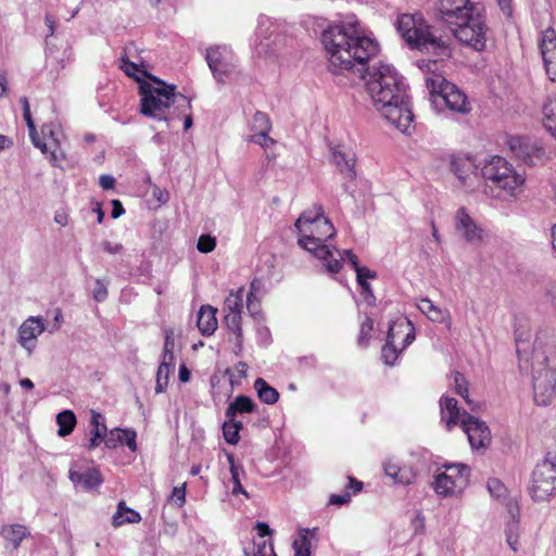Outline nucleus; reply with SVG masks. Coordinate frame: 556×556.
Instances as JSON below:
<instances>
[{
  "label": "nucleus",
  "mask_w": 556,
  "mask_h": 556,
  "mask_svg": "<svg viewBox=\"0 0 556 556\" xmlns=\"http://www.w3.org/2000/svg\"><path fill=\"white\" fill-rule=\"evenodd\" d=\"M207 65L217 83L224 84L236 72L232 50L228 46H213L206 50Z\"/></svg>",
  "instance_id": "ddd939ff"
},
{
  "label": "nucleus",
  "mask_w": 556,
  "mask_h": 556,
  "mask_svg": "<svg viewBox=\"0 0 556 556\" xmlns=\"http://www.w3.org/2000/svg\"><path fill=\"white\" fill-rule=\"evenodd\" d=\"M170 500L178 506L181 507L186 502V489L185 484L181 486H175L173 489Z\"/></svg>",
  "instance_id": "5fc2aeb1"
},
{
  "label": "nucleus",
  "mask_w": 556,
  "mask_h": 556,
  "mask_svg": "<svg viewBox=\"0 0 556 556\" xmlns=\"http://www.w3.org/2000/svg\"><path fill=\"white\" fill-rule=\"evenodd\" d=\"M508 513L511 517V521L508 522L507 529H506V542L509 545V547L514 551H518V540H519V521H518V515H519V508L516 504L513 502H509L507 504Z\"/></svg>",
  "instance_id": "a878e982"
},
{
  "label": "nucleus",
  "mask_w": 556,
  "mask_h": 556,
  "mask_svg": "<svg viewBox=\"0 0 556 556\" xmlns=\"http://www.w3.org/2000/svg\"><path fill=\"white\" fill-rule=\"evenodd\" d=\"M374 329V320L366 316V319L361 324L358 344L366 345L370 339V333Z\"/></svg>",
  "instance_id": "49530a36"
},
{
  "label": "nucleus",
  "mask_w": 556,
  "mask_h": 556,
  "mask_svg": "<svg viewBox=\"0 0 556 556\" xmlns=\"http://www.w3.org/2000/svg\"><path fill=\"white\" fill-rule=\"evenodd\" d=\"M137 61L138 60L121 61V68L127 76L132 77L135 80H137L140 86L141 83L150 81V76L152 75L149 74L146 70L141 68V65Z\"/></svg>",
  "instance_id": "2f4dec72"
},
{
  "label": "nucleus",
  "mask_w": 556,
  "mask_h": 556,
  "mask_svg": "<svg viewBox=\"0 0 556 556\" xmlns=\"http://www.w3.org/2000/svg\"><path fill=\"white\" fill-rule=\"evenodd\" d=\"M450 168L463 187L467 189L475 188L478 181V167L471 157L453 155L451 157Z\"/></svg>",
  "instance_id": "dca6fc26"
},
{
  "label": "nucleus",
  "mask_w": 556,
  "mask_h": 556,
  "mask_svg": "<svg viewBox=\"0 0 556 556\" xmlns=\"http://www.w3.org/2000/svg\"><path fill=\"white\" fill-rule=\"evenodd\" d=\"M68 478L76 489L85 491L98 488L103 481L97 468H86L84 470L70 469Z\"/></svg>",
  "instance_id": "4be33fe9"
},
{
  "label": "nucleus",
  "mask_w": 556,
  "mask_h": 556,
  "mask_svg": "<svg viewBox=\"0 0 556 556\" xmlns=\"http://www.w3.org/2000/svg\"><path fill=\"white\" fill-rule=\"evenodd\" d=\"M332 160L345 178L353 180L356 177V159L352 151L344 150L342 147L333 148Z\"/></svg>",
  "instance_id": "b1692460"
},
{
  "label": "nucleus",
  "mask_w": 556,
  "mask_h": 556,
  "mask_svg": "<svg viewBox=\"0 0 556 556\" xmlns=\"http://www.w3.org/2000/svg\"><path fill=\"white\" fill-rule=\"evenodd\" d=\"M50 153L49 161L53 166L61 167L62 161L66 159L65 150L62 147V142L48 147Z\"/></svg>",
  "instance_id": "c03bdc74"
},
{
  "label": "nucleus",
  "mask_w": 556,
  "mask_h": 556,
  "mask_svg": "<svg viewBox=\"0 0 556 556\" xmlns=\"http://www.w3.org/2000/svg\"><path fill=\"white\" fill-rule=\"evenodd\" d=\"M442 18L454 25V36L464 45L476 51H483L490 38V29L485 24L479 3L471 0H440Z\"/></svg>",
  "instance_id": "f03ea898"
},
{
  "label": "nucleus",
  "mask_w": 556,
  "mask_h": 556,
  "mask_svg": "<svg viewBox=\"0 0 556 556\" xmlns=\"http://www.w3.org/2000/svg\"><path fill=\"white\" fill-rule=\"evenodd\" d=\"M462 429L473 450L484 448L491 442V431L486 424L469 414H464Z\"/></svg>",
  "instance_id": "2eb2a0df"
},
{
  "label": "nucleus",
  "mask_w": 556,
  "mask_h": 556,
  "mask_svg": "<svg viewBox=\"0 0 556 556\" xmlns=\"http://www.w3.org/2000/svg\"><path fill=\"white\" fill-rule=\"evenodd\" d=\"M217 309L213 306H202L198 314V328L203 336H211L217 328Z\"/></svg>",
  "instance_id": "393cba45"
},
{
  "label": "nucleus",
  "mask_w": 556,
  "mask_h": 556,
  "mask_svg": "<svg viewBox=\"0 0 556 556\" xmlns=\"http://www.w3.org/2000/svg\"><path fill=\"white\" fill-rule=\"evenodd\" d=\"M455 230L467 243L478 245L484 241L488 233L468 214L465 207L457 210L455 214Z\"/></svg>",
  "instance_id": "4468645a"
},
{
  "label": "nucleus",
  "mask_w": 556,
  "mask_h": 556,
  "mask_svg": "<svg viewBox=\"0 0 556 556\" xmlns=\"http://www.w3.org/2000/svg\"><path fill=\"white\" fill-rule=\"evenodd\" d=\"M254 389L257 392L258 399L265 404L273 405L279 400L278 391L270 387L263 378H257L254 381Z\"/></svg>",
  "instance_id": "473e14b6"
},
{
  "label": "nucleus",
  "mask_w": 556,
  "mask_h": 556,
  "mask_svg": "<svg viewBox=\"0 0 556 556\" xmlns=\"http://www.w3.org/2000/svg\"><path fill=\"white\" fill-rule=\"evenodd\" d=\"M41 135L42 139L40 138V140L41 142L47 143V148L49 146L61 143L64 137L61 127L54 123L45 124L41 127Z\"/></svg>",
  "instance_id": "c9c22d12"
},
{
  "label": "nucleus",
  "mask_w": 556,
  "mask_h": 556,
  "mask_svg": "<svg viewBox=\"0 0 556 556\" xmlns=\"http://www.w3.org/2000/svg\"><path fill=\"white\" fill-rule=\"evenodd\" d=\"M230 472H231V481H232V483L233 484L240 483L241 482L240 476L244 473L242 466H239L237 464H232V466L230 468Z\"/></svg>",
  "instance_id": "338daca9"
},
{
  "label": "nucleus",
  "mask_w": 556,
  "mask_h": 556,
  "mask_svg": "<svg viewBox=\"0 0 556 556\" xmlns=\"http://www.w3.org/2000/svg\"><path fill=\"white\" fill-rule=\"evenodd\" d=\"M45 331L41 317H29L18 328V342L30 354L36 346L37 338Z\"/></svg>",
  "instance_id": "6ab92c4d"
},
{
  "label": "nucleus",
  "mask_w": 556,
  "mask_h": 556,
  "mask_svg": "<svg viewBox=\"0 0 556 556\" xmlns=\"http://www.w3.org/2000/svg\"><path fill=\"white\" fill-rule=\"evenodd\" d=\"M357 282L367 281L368 279L376 278V273L366 266L357 267L355 270Z\"/></svg>",
  "instance_id": "4d7b16f0"
},
{
  "label": "nucleus",
  "mask_w": 556,
  "mask_h": 556,
  "mask_svg": "<svg viewBox=\"0 0 556 556\" xmlns=\"http://www.w3.org/2000/svg\"><path fill=\"white\" fill-rule=\"evenodd\" d=\"M426 86L433 105L441 110L443 106L451 111L465 113L468 111L467 97L454 84L447 81L441 75H432L426 78Z\"/></svg>",
  "instance_id": "6e6552de"
},
{
  "label": "nucleus",
  "mask_w": 556,
  "mask_h": 556,
  "mask_svg": "<svg viewBox=\"0 0 556 556\" xmlns=\"http://www.w3.org/2000/svg\"><path fill=\"white\" fill-rule=\"evenodd\" d=\"M160 366H165L169 370H173L175 368V355L172 352H163L162 361Z\"/></svg>",
  "instance_id": "0e129e2a"
},
{
  "label": "nucleus",
  "mask_w": 556,
  "mask_h": 556,
  "mask_svg": "<svg viewBox=\"0 0 556 556\" xmlns=\"http://www.w3.org/2000/svg\"><path fill=\"white\" fill-rule=\"evenodd\" d=\"M216 248V239L210 235H202L200 236L197 249L201 253H210Z\"/></svg>",
  "instance_id": "09e8293b"
},
{
  "label": "nucleus",
  "mask_w": 556,
  "mask_h": 556,
  "mask_svg": "<svg viewBox=\"0 0 556 556\" xmlns=\"http://www.w3.org/2000/svg\"><path fill=\"white\" fill-rule=\"evenodd\" d=\"M288 37L281 24L261 15L255 34V51L258 55H273L287 46Z\"/></svg>",
  "instance_id": "9d476101"
},
{
  "label": "nucleus",
  "mask_w": 556,
  "mask_h": 556,
  "mask_svg": "<svg viewBox=\"0 0 556 556\" xmlns=\"http://www.w3.org/2000/svg\"><path fill=\"white\" fill-rule=\"evenodd\" d=\"M137 433L131 429H112L104 439V444L108 448L113 450L118 445L125 444L130 451H137Z\"/></svg>",
  "instance_id": "5701e85b"
},
{
  "label": "nucleus",
  "mask_w": 556,
  "mask_h": 556,
  "mask_svg": "<svg viewBox=\"0 0 556 556\" xmlns=\"http://www.w3.org/2000/svg\"><path fill=\"white\" fill-rule=\"evenodd\" d=\"M0 534L12 545L14 549L18 548L22 541L29 535L27 528L20 523L5 525L2 527Z\"/></svg>",
  "instance_id": "bb28decb"
},
{
  "label": "nucleus",
  "mask_w": 556,
  "mask_h": 556,
  "mask_svg": "<svg viewBox=\"0 0 556 556\" xmlns=\"http://www.w3.org/2000/svg\"><path fill=\"white\" fill-rule=\"evenodd\" d=\"M351 501V494L344 493V494H332L329 498L330 505L341 506L344 504H348Z\"/></svg>",
  "instance_id": "e2e57ef3"
},
{
  "label": "nucleus",
  "mask_w": 556,
  "mask_h": 556,
  "mask_svg": "<svg viewBox=\"0 0 556 556\" xmlns=\"http://www.w3.org/2000/svg\"><path fill=\"white\" fill-rule=\"evenodd\" d=\"M247 309L253 318L262 317L261 300L260 298L247 296Z\"/></svg>",
  "instance_id": "3c124183"
},
{
  "label": "nucleus",
  "mask_w": 556,
  "mask_h": 556,
  "mask_svg": "<svg viewBox=\"0 0 556 556\" xmlns=\"http://www.w3.org/2000/svg\"><path fill=\"white\" fill-rule=\"evenodd\" d=\"M488 490L492 496L497 498L502 497L506 492L505 485L495 478L488 481Z\"/></svg>",
  "instance_id": "603ef678"
},
{
  "label": "nucleus",
  "mask_w": 556,
  "mask_h": 556,
  "mask_svg": "<svg viewBox=\"0 0 556 556\" xmlns=\"http://www.w3.org/2000/svg\"><path fill=\"white\" fill-rule=\"evenodd\" d=\"M76 422V416L72 410L65 409L56 415V424L59 426L58 435L62 438L70 435L73 432Z\"/></svg>",
  "instance_id": "72a5a7b5"
},
{
  "label": "nucleus",
  "mask_w": 556,
  "mask_h": 556,
  "mask_svg": "<svg viewBox=\"0 0 556 556\" xmlns=\"http://www.w3.org/2000/svg\"><path fill=\"white\" fill-rule=\"evenodd\" d=\"M507 144L515 156L527 164H534L535 161L541 160L543 156L542 149L529 138L519 136L509 137Z\"/></svg>",
  "instance_id": "a211bd4d"
},
{
  "label": "nucleus",
  "mask_w": 556,
  "mask_h": 556,
  "mask_svg": "<svg viewBox=\"0 0 556 556\" xmlns=\"http://www.w3.org/2000/svg\"><path fill=\"white\" fill-rule=\"evenodd\" d=\"M172 370H169L165 366H159L156 371V384H155V392L162 393L165 391L167 384H168V378Z\"/></svg>",
  "instance_id": "a18cd8bd"
},
{
  "label": "nucleus",
  "mask_w": 556,
  "mask_h": 556,
  "mask_svg": "<svg viewBox=\"0 0 556 556\" xmlns=\"http://www.w3.org/2000/svg\"><path fill=\"white\" fill-rule=\"evenodd\" d=\"M242 313H224L223 324L235 334V344L239 350L242 349L243 331L241 327Z\"/></svg>",
  "instance_id": "c85d7f7f"
},
{
  "label": "nucleus",
  "mask_w": 556,
  "mask_h": 556,
  "mask_svg": "<svg viewBox=\"0 0 556 556\" xmlns=\"http://www.w3.org/2000/svg\"><path fill=\"white\" fill-rule=\"evenodd\" d=\"M249 141L264 148H267L269 144L274 143V140L268 136V132H256L250 136Z\"/></svg>",
  "instance_id": "864d4df0"
},
{
  "label": "nucleus",
  "mask_w": 556,
  "mask_h": 556,
  "mask_svg": "<svg viewBox=\"0 0 556 556\" xmlns=\"http://www.w3.org/2000/svg\"><path fill=\"white\" fill-rule=\"evenodd\" d=\"M395 28L410 49L421 52L445 51L446 41L437 36L419 13H403L395 21Z\"/></svg>",
  "instance_id": "423d86ee"
},
{
  "label": "nucleus",
  "mask_w": 556,
  "mask_h": 556,
  "mask_svg": "<svg viewBox=\"0 0 556 556\" xmlns=\"http://www.w3.org/2000/svg\"><path fill=\"white\" fill-rule=\"evenodd\" d=\"M454 390L465 400L471 410H476L478 408V404L469 399L467 381L460 372L454 374Z\"/></svg>",
  "instance_id": "58836bf2"
},
{
  "label": "nucleus",
  "mask_w": 556,
  "mask_h": 556,
  "mask_svg": "<svg viewBox=\"0 0 556 556\" xmlns=\"http://www.w3.org/2000/svg\"><path fill=\"white\" fill-rule=\"evenodd\" d=\"M469 467L463 464L445 466V471L439 473L433 482V489L441 496L459 494L469 483Z\"/></svg>",
  "instance_id": "f8f14e48"
},
{
  "label": "nucleus",
  "mask_w": 556,
  "mask_h": 556,
  "mask_svg": "<svg viewBox=\"0 0 556 556\" xmlns=\"http://www.w3.org/2000/svg\"><path fill=\"white\" fill-rule=\"evenodd\" d=\"M418 308L434 323H444L450 319L448 311L434 305L429 299H421Z\"/></svg>",
  "instance_id": "c756f323"
},
{
  "label": "nucleus",
  "mask_w": 556,
  "mask_h": 556,
  "mask_svg": "<svg viewBox=\"0 0 556 556\" xmlns=\"http://www.w3.org/2000/svg\"><path fill=\"white\" fill-rule=\"evenodd\" d=\"M251 128L255 134L269 132L271 124L267 114L257 111L252 118Z\"/></svg>",
  "instance_id": "37998d69"
},
{
  "label": "nucleus",
  "mask_w": 556,
  "mask_h": 556,
  "mask_svg": "<svg viewBox=\"0 0 556 556\" xmlns=\"http://www.w3.org/2000/svg\"><path fill=\"white\" fill-rule=\"evenodd\" d=\"M516 351L520 363L522 362L523 358L528 361L527 342L522 340L519 334L516 338Z\"/></svg>",
  "instance_id": "052dcab7"
},
{
  "label": "nucleus",
  "mask_w": 556,
  "mask_h": 556,
  "mask_svg": "<svg viewBox=\"0 0 556 556\" xmlns=\"http://www.w3.org/2000/svg\"><path fill=\"white\" fill-rule=\"evenodd\" d=\"M255 409V403L245 395H239L231 402L226 409L227 419L235 418L237 414L252 413Z\"/></svg>",
  "instance_id": "7c9ffc66"
},
{
  "label": "nucleus",
  "mask_w": 556,
  "mask_h": 556,
  "mask_svg": "<svg viewBox=\"0 0 556 556\" xmlns=\"http://www.w3.org/2000/svg\"><path fill=\"white\" fill-rule=\"evenodd\" d=\"M174 349H175V332L173 329H166L163 352L174 353Z\"/></svg>",
  "instance_id": "13d9d810"
},
{
  "label": "nucleus",
  "mask_w": 556,
  "mask_h": 556,
  "mask_svg": "<svg viewBox=\"0 0 556 556\" xmlns=\"http://www.w3.org/2000/svg\"><path fill=\"white\" fill-rule=\"evenodd\" d=\"M533 393L538 405L551 404L556 395V365L535 345L532 351Z\"/></svg>",
  "instance_id": "0eeeda50"
},
{
  "label": "nucleus",
  "mask_w": 556,
  "mask_h": 556,
  "mask_svg": "<svg viewBox=\"0 0 556 556\" xmlns=\"http://www.w3.org/2000/svg\"><path fill=\"white\" fill-rule=\"evenodd\" d=\"M415 340L413 324L406 318H400L390 324L387 342L381 354L383 362L391 366L396 361L401 351L406 349Z\"/></svg>",
  "instance_id": "9b49d317"
},
{
  "label": "nucleus",
  "mask_w": 556,
  "mask_h": 556,
  "mask_svg": "<svg viewBox=\"0 0 556 556\" xmlns=\"http://www.w3.org/2000/svg\"><path fill=\"white\" fill-rule=\"evenodd\" d=\"M308 529H303L296 540L293 541L294 556H311V541Z\"/></svg>",
  "instance_id": "a19ab883"
},
{
  "label": "nucleus",
  "mask_w": 556,
  "mask_h": 556,
  "mask_svg": "<svg viewBox=\"0 0 556 556\" xmlns=\"http://www.w3.org/2000/svg\"><path fill=\"white\" fill-rule=\"evenodd\" d=\"M501 12L507 17L513 16L514 8H513V0H495Z\"/></svg>",
  "instance_id": "680f3d73"
},
{
  "label": "nucleus",
  "mask_w": 556,
  "mask_h": 556,
  "mask_svg": "<svg viewBox=\"0 0 556 556\" xmlns=\"http://www.w3.org/2000/svg\"><path fill=\"white\" fill-rule=\"evenodd\" d=\"M243 288L231 290L225 299L223 312L224 313H242L243 312Z\"/></svg>",
  "instance_id": "f704fd0d"
},
{
  "label": "nucleus",
  "mask_w": 556,
  "mask_h": 556,
  "mask_svg": "<svg viewBox=\"0 0 556 556\" xmlns=\"http://www.w3.org/2000/svg\"><path fill=\"white\" fill-rule=\"evenodd\" d=\"M480 173L493 195L500 200L515 199L523 191V174L516 170L504 157L493 156L483 164Z\"/></svg>",
  "instance_id": "39448f33"
},
{
  "label": "nucleus",
  "mask_w": 556,
  "mask_h": 556,
  "mask_svg": "<svg viewBox=\"0 0 556 556\" xmlns=\"http://www.w3.org/2000/svg\"><path fill=\"white\" fill-rule=\"evenodd\" d=\"M263 289V283L260 279H254L250 285V291L247 294V296L251 298H258V294L261 293Z\"/></svg>",
  "instance_id": "69168bd1"
},
{
  "label": "nucleus",
  "mask_w": 556,
  "mask_h": 556,
  "mask_svg": "<svg viewBox=\"0 0 556 556\" xmlns=\"http://www.w3.org/2000/svg\"><path fill=\"white\" fill-rule=\"evenodd\" d=\"M141 94L140 112L149 117L167 121L165 111L172 105L191 109V99L176 92L175 85H168L155 76H150V81L139 86Z\"/></svg>",
  "instance_id": "20e7f679"
},
{
  "label": "nucleus",
  "mask_w": 556,
  "mask_h": 556,
  "mask_svg": "<svg viewBox=\"0 0 556 556\" xmlns=\"http://www.w3.org/2000/svg\"><path fill=\"white\" fill-rule=\"evenodd\" d=\"M23 117L27 124V128H28V132H29V137L31 139V142L34 143L35 147L40 149L42 153L46 154L47 153V143L41 142V140H40V136L37 132L35 123L31 118L30 109L23 111Z\"/></svg>",
  "instance_id": "ea45409f"
},
{
  "label": "nucleus",
  "mask_w": 556,
  "mask_h": 556,
  "mask_svg": "<svg viewBox=\"0 0 556 556\" xmlns=\"http://www.w3.org/2000/svg\"><path fill=\"white\" fill-rule=\"evenodd\" d=\"M254 556H276L271 542L267 544L265 540H260L254 542Z\"/></svg>",
  "instance_id": "8fccbe9b"
},
{
  "label": "nucleus",
  "mask_w": 556,
  "mask_h": 556,
  "mask_svg": "<svg viewBox=\"0 0 556 556\" xmlns=\"http://www.w3.org/2000/svg\"><path fill=\"white\" fill-rule=\"evenodd\" d=\"M321 42L329 72L366 79V91L375 109L396 129L407 132L414 114L403 76L387 63L367 66L379 52L377 40L364 35L356 22H344L324 30Z\"/></svg>",
  "instance_id": "f257e3e1"
},
{
  "label": "nucleus",
  "mask_w": 556,
  "mask_h": 556,
  "mask_svg": "<svg viewBox=\"0 0 556 556\" xmlns=\"http://www.w3.org/2000/svg\"><path fill=\"white\" fill-rule=\"evenodd\" d=\"M137 47L134 42H129L124 47L123 53L121 55V61L126 60H139L140 58L137 55Z\"/></svg>",
  "instance_id": "6e6d98bb"
},
{
  "label": "nucleus",
  "mask_w": 556,
  "mask_h": 556,
  "mask_svg": "<svg viewBox=\"0 0 556 556\" xmlns=\"http://www.w3.org/2000/svg\"><path fill=\"white\" fill-rule=\"evenodd\" d=\"M439 404L441 422L444 424L446 430L450 431L457 425L462 426V419L464 418V414L467 413L460 412L456 399L448 395H443L440 399Z\"/></svg>",
  "instance_id": "aec40b11"
},
{
  "label": "nucleus",
  "mask_w": 556,
  "mask_h": 556,
  "mask_svg": "<svg viewBox=\"0 0 556 556\" xmlns=\"http://www.w3.org/2000/svg\"><path fill=\"white\" fill-rule=\"evenodd\" d=\"M543 124L547 131L556 139V98L549 99L543 106Z\"/></svg>",
  "instance_id": "e433bc0d"
},
{
  "label": "nucleus",
  "mask_w": 556,
  "mask_h": 556,
  "mask_svg": "<svg viewBox=\"0 0 556 556\" xmlns=\"http://www.w3.org/2000/svg\"><path fill=\"white\" fill-rule=\"evenodd\" d=\"M383 471L397 484L408 485L416 478V472L410 466L401 465L395 458H388L383 462Z\"/></svg>",
  "instance_id": "412c9836"
},
{
  "label": "nucleus",
  "mask_w": 556,
  "mask_h": 556,
  "mask_svg": "<svg viewBox=\"0 0 556 556\" xmlns=\"http://www.w3.org/2000/svg\"><path fill=\"white\" fill-rule=\"evenodd\" d=\"M299 245L324 262L327 270L337 274L341 269L340 261L333 257L332 247L326 243L336 235L331 222L324 215L320 205H315L301 214L295 222Z\"/></svg>",
  "instance_id": "7ed1b4c3"
},
{
  "label": "nucleus",
  "mask_w": 556,
  "mask_h": 556,
  "mask_svg": "<svg viewBox=\"0 0 556 556\" xmlns=\"http://www.w3.org/2000/svg\"><path fill=\"white\" fill-rule=\"evenodd\" d=\"M141 516L138 511L126 506L125 502H119L117 509L112 517V525L114 528H119L126 523H139Z\"/></svg>",
  "instance_id": "cd10ccee"
},
{
  "label": "nucleus",
  "mask_w": 556,
  "mask_h": 556,
  "mask_svg": "<svg viewBox=\"0 0 556 556\" xmlns=\"http://www.w3.org/2000/svg\"><path fill=\"white\" fill-rule=\"evenodd\" d=\"M90 424L92 426L91 434L94 437H101L104 440L108 435L104 417L100 413L91 410Z\"/></svg>",
  "instance_id": "79ce46f5"
},
{
  "label": "nucleus",
  "mask_w": 556,
  "mask_h": 556,
  "mask_svg": "<svg viewBox=\"0 0 556 556\" xmlns=\"http://www.w3.org/2000/svg\"><path fill=\"white\" fill-rule=\"evenodd\" d=\"M108 283H109V281H106V280L96 279V281H94L96 286L92 291V296L96 302L101 303L106 300L108 294H109Z\"/></svg>",
  "instance_id": "de8ad7c7"
},
{
  "label": "nucleus",
  "mask_w": 556,
  "mask_h": 556,
  "mask_svg": "<svg viewBox=\"0 0 556 556\" xmlns=\"http://www.w3.org/2000/svg\"><path fill=\"white\" fill-rule=\"evenodd\" d=\"M243 425L241 421L236 420L235 418L227 419L223 424V434L227 443L236 445L239 440V431L242 429Z\"/></svg>",
  "instance_id": "4c0bfd02"
},
{
  "label": "nucleus",
  "mask_w": 556,
  "mask_h": 556,
  "mask_svg": "<svg viewBox=\"0 0 556 556\" xmlns=\"http://www.w3.org/2000/svg\"><path fill=\"white\" fill-rule=\"evenodd\" d=\"M539 48L547 76L552 81H556V33L553 28L548 27L542 31Z\"/></svg>",
  "instance_id": "f3484780"
},
{
  "label": "nucleus",
  "mask_w": 556,
  "mask_h": 556,
  "mask_svg": "<svg viewBox=\"0 0 556 556\" xmlns=\"http://www.w3.org/2000/svg\"><path fill=\"white\" fill-rule=\"evenodd\" d=\"M99 184H100L101 188H103L104 190H109L114 187L115 179L111 175H101L99 178Z\"/></svg>",
  "instance_id": "774afa93"
},
{
  "label": "nucleus",
  "mask_w": 556,
  "mask_h": 556,
  "mask_svg": "<svg viewBox=\"0 0 556 556\" xmlns=\"http://www.w3.org/2000/svg\"><path fill=\"white\" fill-rule=\"evenodd\" d=\"M101 245L102 249L109 254H119L124 250V247L121 243L112 242L109 240H104Z\"/></svg>",
  "instance_id": "bf43d9fd"
},
{
  "label": "nucleus",
  "mask_w": 556,
  "mask_h": 556,
  "mask_svg": "<svg viewBox=\"0 0 556 556\" xmlns=\"http://www.w3.org/2000/svg\"><path fill=\"white\" fill-rule=\"evenodd\" d=\"M529 494L536 502L548 500L556 494V454L547 453L534 467Z\"/></svg>",
  "instance_id": "1a4fd4ad"
}]
</instances>
